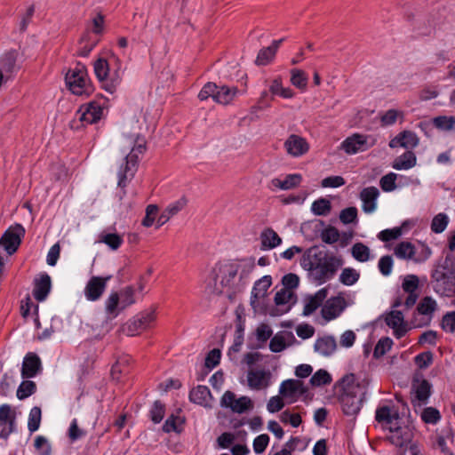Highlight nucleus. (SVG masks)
<instances>
[{
	"mask_svg": "<svg viewBox=\"0 0 455 455\" xmlns=\"http://www.w3.org/2000/svg\"><path fill=\"white\" fill-rule=\"evenodd\" d=\"M300 265L315 282L323 284L333 278L338 269L342 267L343 259L333 252L313 246L304 251Z\"/></svg>",
	"mask_w": 455,
	"mask_h": 455,
	"instance_id": "f257e3e1",
	"label": "nucleus"
},
{
	"mask_svg": "<svg viewBox=\"0 0 455 455\" xmlns=\"http://www.w3.org/2000/svg\"><path fill=\"white\" fill-rule=\"evenodd\" d=\"M355 375L350 374L345 376L340 382L343 390L339 398L342 411L349 416L359 412L364 394L363 388L355 384Z\"/></svg>",
	"mask_w": 455,
	"mask_h": 455,
	"instance_id": "f03ea898",
	"label": "nucleus"
},
{
	"mask_svg": "<svg viewBox=\"0 0 455 455\" xmlns=\"http://www.w3.org/2000/svg\"><path fill=\"white\" fill-rule=\"evenodd\" d=\"M245 268H247V273H249L253 269V265L251 263H232L219 267V273H217V268H214V283L212 284L210 283L207 285L208 292L217 295L221 294L223 292L224 287H227L230 284V282L235 277L240 269H242L240 277L243 278L246 275L244 273Z\"/></svg>",
	"mask_w": 455,
	"mask_h": 455,
	"instance_id": "7ed1b4c3",
	"label": "nucleus"
},
{
	"mask_svg": "<svg viewBox=\"0 0 455 455\" xmlns=\"http://www.w3.org/2000/svg\"><path fill=\"white\" fill-rule=\"evenodd\" d=\"M146 151L144 139L137 137L131 152L125 156V165L121 166L118 172V187L125 188L127 181L132 180L137 171L139 156Z\"/></svg>",
	"mask_w": 455,
	"mask_h": 455,
	"instance_id": "20e7f679",
	"label": "nucleus"
},
{
	"mask_svg": "<svg viewBox=\"0 0 455 455\" xmlns=\"http://www.w3.org/2000/svg\"><path fill=\"white\" fill-rule=\"evenodd\" d=\"M394 252L401 259L412 260L416 263L426 261L432 253L431 249L425 243H411L407 241L399 243Z\"/></svg>",
	"mask_w": 455,
	"mask_h": 455,
	"instance_id": "39448f33",
	"label": "nucleus"
},
{
	"mask_svg": "<svg viewBox=\"0 0 455 455\" xmlns=\"http://www.w3.org/2000/svg\"><path fill=\"white\" fill-rule=\"evenodd\" d=\"M65 80L69 90L76 95H88L92 92L85 67L81 64H77L75 68L69 70Z\"/></svg>",
	"mask_w": 455,
	"mask_h": 455,
	"instance_id": "423d86ee",
	"label": "nucleus"
},
{
	"mask_svg": "<svg viewBox=\"0 0 455 455\" xmlns=\"http://www.w3.org/2000/svg\"><path fill=\"white\" fill-rule=\"evenodd\" d=\"M156 319L155 310L143 311L124 323L122 331L130 337L136 336L141 331L153 327Z\"/></svg>",
	"mask_w": 455,
	"mask_h": 455,
	"instance_id": "0eeeda50",
	"label": "nucleus"
},
{
	"mask_svg": "<svg viewBox=\"0 0 455 455\" xmlns=\"http://www.w3.org/2000/svg\"><path fill=\"white\" fill-rule=\"evenodd\" d=\"M376 144V139L371 135L354 133L340 144V148L348 155L364 152Z\"/></svg>",
	"mask_w": 455,
	"mask_h": 455,
	"instance_id": "6e6552de",
	"label": "nucleus"
},
{
	"mask_svg": "<svg viewBox=\"0 0 455 455\" xmlns=\"http://www.w3.org/2000/svg\"><path fill=\"white\" fill-rule=\"evenodd\" d=\"M272 383V373L269 370L251 368L247 371V385L252 390L267 388Z\"/></svg>",
	"mask_w": 455,
	"mask_h": 455,
	"instance_id": "1a4fd4ad",
	"label": "nucleus"
},
{
	"mask_svg": "<svg viewBox=\"0 0 455 455\" xmlns=\"http://www.w3.org/2000/svg\"><path fill=\"white\" fill-rule=\"evenodd\" d=\"M432 280L435 292L441 296L450 297L455 293V278L441 272V268L433 271Z\"/></svg>",
	"mask_w": 455,
	"mask_h": 455,
	"instance_id": "9d476101",
	"label": "nucleus"
},
{
	"mask_svg": "<svg viewBox=\"0 0 455 455\" xmlns=\"http://www.w3.org/2000/svg\"><path fill=\"white\" fill-rule=\"evenodd\" d=\"M222 407L230 409L235 413H243L252 408L251 400L248 396L235 397L231 391H226L220 401Z\"/></svg>",
	"mask_w": 455,
	"mask_h": 455,
	"instance_id": "9b49d317",
	"label": "nucleus"
},
{
	"mask_svg": "<svg viewBox=\"0 0 455 455\" xmlns=\"http://www.w3.org/2000/svg\"><path fill=\"white\" fill-rule=\"evenodd\" d=\"M104 108L100 103L91 101L88 104L80 107L76 112V117L84 124L97 123L103 116Z\"/></svg>",
	"mask_w": 455,
	"mask_h": 455,
	"instance_id": "f8f14e48",
	"label": "nucleus"
},
{
	"mask_svg": "<svg viewBox=\"0 0 455 455\" xmlns=\"http://www.w3.org/2000/svg\"><path fill=\"white\" fill-rule=\"evenodd\" d=\"M25 235L24 228L17 224L12 228H9L0 239V244H2L4 250L9 255L14 253L19 248L21 243V237Z\"/></svg>",
	"mask_w": 455,
	"mask_h": 455,
	"instance_id": "ddd939ff",
	"label": "nucleus"
},
{
	"mask_svg": "<svg viewBox=\"0 0 455 455\" xmlns=\"http://www.w3.org/2000/svg\"><path fill=\"white\" fill-rule=\"evenodd\" d=\"M413 432L408 426H393L389 427V434L387 439L396 447L406 448L412 443Z\"/></svg>",
	"mask_w": 455,
	"mask_h": 455,
	"instance_id": "4468645a",
	"label": "nucleus"
},
{
	"mask_svg": "<svg viewBox=\"0 0 455 455\" xmlns=\"http://www.w3.org/2000/svg\"><path fill=\"white\" fill-rule=\"evenodd\" d=\"M109 279L110 276H92L90 278L84 290L86 299L89 301L100 299L106 290L107 283Z\"/></svg>",
	"mask_w": 455,
	"mask_h": 455,
	"instance_id": "2eb2a0df",
	"label": "nucleus"
},
{
	"mask_svg": "<svg viewBox=\"0 0 455 455\" xmlns=\"http://www.w3.org/2000/svg\"><path fill=\"white\" fill-rule=\"evenodd\" d=\"M306 392L303 383L298 379H286L279 387V395L289 403H294Z\"/></svg>",
	"mask_w": 455,
	"mask_h": 455,
	"instance_id": "dca6fc26",
	"label": "nucleus"
},
{
	"mask_svg": "<svg viewBox=\"0 0 455 455\" xmlns=\"http://www.w3.org/2000/svg\"><path fill=\"white\" fill-rule=\"evenodd\" d=\"M385 322L393 330V333L397 339L403 337L410 330L408 323L404 321L403 312L399 310H392L387 313Z\"/></svg>",
	"mask_w": 455,
	"mask_h": 455,
	"instance_id": "f3484780",
	"label": "nucleus"
},
{
	"mask_svg": "<svg viewBox=\"0 0 455 455\" xmlns=\"http://www.w3.org/2000/svg\"><path fill=\"white\" fill-rule=\"evenodd\" d=\"M271 284L272 277L270 275H264L254 283L250 303L255 311L260 307V300L267 296V290Z\"/></svg>",
	"mask_w": 455,
	"mask_h": 455,
	"instance_id": "a211bd4d",
	"label": "nucleus"
},
{
	"mask_svg": "<svg viewBox=\"0 0 455 455\" xmlns=\"http://www.w3.org/2000/svg\"><path fill=\"white\" fill-rule=\"evenodd\" d=\"M346 308L345 299L341 296L331 297L326 300L322 307V315L327 320L331 321L337 318Z\"/></svg>",
	"mask_w": 455,
	"mask_h": 455,
	"instance_id": "6ab92c4d",
	"label": "nucleus"
},
{
	"mask_svg": "<svg viewBox=\"0 0 455 455\" xmlns=\"http://www.w3.org/2000/svg\"><path fill=\"white\" fill-rule=\"evenodd\" d=\"M379 190L373 186L367 187L360 192L359 198L362 201V209L367 213H373L378 207Z\"/></svg>",
	"mask_w": 455,
	"mask_h": 455,
	"instance_id": "aec40b11",
	"label": "nucleus"
},
{
	"mask_svg": "<svg viewBox=\"0 0 455 455\" xmlns=\"http://www.w3.org/2000/svg\"><path fill=\"white\" fill-rule=\"evenodd\" d=\"M419 143V139L417 134L411 131L406 130L399 132L395 137H394L389 141L388 146L391 148L401 147L406 148L407 150H411L418 147Z\"/></svg>",
	"mask_w": 455,
	"mask_h": 455,
	"instance_id": "412c9836",
	"label": "nucleus"
},
{
	"mask_svg": "<svg viewBox=\"0 0 455 455\" xmlns=\"http://www.w3.org/2000/svg\"><path fill=\"white\" fill-rule=\"evenodd\" d=\"M15 412L9 404L0 405V427H3L0 436L7 438L14 430Z\"/></svg>",
	"mask_w": 455,
	"mask_h": 455,
	"instance_id": "4be33fe9",
	"label": "nucleus"
},
{
	"mask_svg": "<svg viewBox=\"0 0 455 455\" xmlns=\"http://www.w3.org/2000/svg\"><path fill=\"white\" fill-rule=\"evenodd\" d=\"M284 148L290 156L299 157L308 151L309 145L304 138L292 134L285 140Z\"/></svg>",
	"mask_w": 455,
	"mask_h": 455,
	"instance_id": "5701e85b",
	"label": "nucleus"
},
{
	"mask_svg": "<svg viewBox=\"0 0 455 455\" xmlns=\"http://www.w3.org/2000/svg\"><path fill=\"white\" fill-rule=\"evenodd\" d=\"M296 339L291 331L277 332L269 342V349L274 353H279L286 349Z\"/></svg>",
	"mask_w": 455,
	"mask_h": 455,
	"instance_id": "b1692460",
	"label": "nucleus"
},
{
	"mask_svg": "<svg viewBox=\"0 0 455 455\" xmlns=\"http://www.w3.org/2000/svg\"><path fill=\"white\" fill-rule=\"evenodd\" d=\"M328 295L327 288H322L317 291L314 295L307 296L304 299L303 315H310L313 314L323 302Z\"/></svg>",
	"mask_w": 455,
	"mask_h": 455,
	"instance_id": "393cba45",
	"label": "nucleus"
},
{
	"mask_svg": "<svg viewBox=\"0 0 455 455\" xmlns=\"http://www.w3.org/2000/svg\"><path fill=\"white\" fill-rule=\"evenodd\" d=\"M41 370V360L34 353H28L23 359L21 376L25 379L33 378Z\"/></svg>",
	"mask_w": 455,
	"mask_h": 455,
	"instance_id": "a878e982",
	"label": "nucleus"
},
{
	"mask_svg": "<svg viewBox=\"0 0 455 455\" xmlns=\"http://www.w3.org/2000/svg\"><path fill=\"white\" fill-rule=\"evenodd\" d=\"M414 398L413 403L418 405L426 403L431 394V385L426 379H415L412 385Z\"/></svg>",
	"mask_w": 455,
	"mask_h": 455,
	"instance_id": "bb28decb",
	"label": "nucleus"
},
{
	"mask_svg": "<svg viewBox=\"0 0 455 455\" xmlns=\"http://www.w3.org/2000/svg\"><path fill=\"white\" fill-rule=\"evenodd\" d=\"M52 287L51 277L47 274H43L38 279L35 280L33 296L37 301H44Z\"/></svg>",
	"mask_w": 455,
	"mask_h": 455,
	"instance_id": "cd10ccee",
	"label": "nucleus"
},
{
	"mask_svg": "<svg viewBox=\"0 0 455 455\" xmlns=\"http://www.w3.org/2000/svg\"><path fill=\"white\" fill-rule=\"evenodd\" d=\"M375 419L379 423L393 427L397 424L399 419L396 411L390 406H381L376 410Z\"/></svg>",
	"mask_w": 455,
	"mask_h": 455,
	"instance_id": "c85d7f7f",
	"label": "nucleus"
},
{
	"mask_svg": "<svg viewBox=\"0 0 455 455\" xmlns=\"http://www.w3.org/2000/svg\"><path fill=\"white\" fill-rule=\"evenodd\" d=\"M283 41L284 38L275 40L271 45L261 49L258 53L256 64L259 66L267 65L275 58L277 49Z\"/></svg>",
	"mask_w": 455,
	"mask_h": 455,
	"instance_id": "c756f323",
	"label": "nucleus"
},
{
	"mask_svg": "<svg viewBox=\"0 0 455 455\" xmlns=\"http://www.w3.org/2000/svg\"><path fill=\"white\" fill-rule=\"evenodd\" d=\"M211 399V391L206 386H197L189 393V400L202 406H210Z\"/></svg>",
	"mask_w": 455,
	"mask_h": 455,
	"instance_id": "7c9ffc66",
	"label": "nucleus"
},
{
	"mask_svg": "<svg viewBox=\"0 0 455 455\" xmlns=\"http://www.w3.org/2000/svg\"><path fill=\"white\" fill-rule=\"evenodd\" d=\"M302 181V176L299 173L288 174L283 180L279 178L273 179L271 185L274 188H280L282 190H289L299 186Z\"/></svg>",
	"mask_w": 455,
	"mask_h": 455,
	"instance_id": "2f4dec72",
	"label": "nucleus"
},
{
	"mask_svg": "<svg viewBox=\"0 0 455 455\" xmlns=\"http://www.w3.org/2000/svg\"><path fill=\"white\" fill-rule=\"evenodd\" d=\"M336 340L331 336L317 339L314 345L315 351L323 356L332 355L336 350Z\"/></svg>",
	"mask_w": 455,
	"mask_h": 455,
	"instance_id": "473e14b6",
	"label": "nucleus"
},
{
	"mask_svg": "<svg viewBox=\"0 0 455 455\" xmlns=\"http://www.w3.org/2000/svg\"><path fill=\"white\" fill-rule=\"evenodd\" d=\"M261 248L270 250L282 243V238L272 228H266L260 234Z\"/></svg>",
	"mask_w": 455,
	"mask_h": 455,
	"instance_id": "72a5a7b5",
	"label": "nucleus"
},
{
	"mask_svg": "<svg viewBox=\"0 0 455 455\" xmlns=\"http://www.w3.org/2000/svg\"><path fill=\"white\" fill-rule=\"evenodd\" d=\"M238 90L235 87L218 86L216 84L214 101L224 105L228 104L235 99Z\"/></svg>",
	"mask_w": 455,
	"mask_h": 455,
	"instance_id": "f704fd0d",
	"label": "nucleus"
},
{
	"mask_svg": "<svg viewBox=\"0 0 455 455\" xmlns=\"http://www.w3.org/2000/svg\"><path fill=\"white\" fill-rule=\"evenodd\" d=\"M417 158L411 150H407L393 162L392 167L395 170H409L416 165Z\"/></svg>",
	"mask_w": 455,
	"mask_h": 455,
	"instance_id": "c9c22d12",
	"label": "nucleus"
},
{
	"mask_svg": "<svg viewBox=\"0 0 455 455\" xmlns=\"http://www.w3.org/2000/svg\"><path fill=\"white\" fill-rule=\"evenodd\" d=\"M434 126L445 132H455V116H439L433 118Z\"/></svg>",
	"mask_w": 455,
	"mask_h": 455,
	"instance_id": "e433bc0d",
	"label": "nucleus"
},
{
	"mask_svg": "<svg viewBox=\"0 0 455 455\" xmlns=\"http://www.w3.org/2000/svg\"><path fill=\"white\" fill-rule=\"evenodd\" d=\"M120 297L117 292H111L105 300V310L110 318H116L120 312Z\"/></svg>",
	"mask_w": 455,
	"mask_h": 455,
	"instance_id": "4c0bfd02",
	"label": "nucleus"
},
{
	"mask_svg": "<svg viewBox=\"0 0 455 455\" xmlns=\"http://www.w3.org/2000/svg\"><path fill=\"white\" fill-rule=\"evenodd\" d=\"M99 243H103L111 250L116 251L124 243L122 235L116 233L102 232L99 235Z\"/></svg>",
	"mask_w": 455,
	"mask_h": 455,
	"instance_id": "58836bf2",
	"label": "nucleus"
},
{
	"mask_svg": "<svg viewBox=\"0 0 455 455\" xmlns=\"http://www.w3.org/2000/svg\"><path fill=\"white\" fill-rule=\"evenodd\" d=\"M351 254L359 262H367L371 259L370 248L363 243H355L351 247Z\"/></svg>",
	"mask_w": 455,
	"mask_h": 455,
	"instance_id": "ea45409f",
	"label": "nucleus"
},
{
	"mask_svg": "<svg viewBox=\"0 0 455 455\" xmlns=\"http://www.w3.org/2000/svg\"><path fill=\"white\" fill-rule=\"evenodd\" d=\"M360 278V272L353 267H345L341 271L339 281L347 286L355 284Z\"/></svg>",
	"mask_w": 455,
	"mask_h": 455,
	"instance_id": "a19ab883",
	"label": "nucleus"
},
{
	"mask_svg": "<svg viewBox=\"0 0 455 455\" xmlns=\"http://www.w3.org/2000/svg\"><path fill=\"white\" fill-rule=\"evenodd\" d=\"M295 293L293 291L289 289L282 288L275 295V303L277 306L290 305L295 302Z\"/></svg>",
	"mask_w": 455,
	"mask_h": 455,
	"instance_id": "79ce46f5",
	"label": "nucleus"
},
{
	"mask_svg": "<svg viewBox=\"0 0 455 455\" xmlns=\"http://www.w3.org/2000/svg\"><path fill=\"white\" fill-rule=\"evenodd\" d=\"M307 75L301 69L293 68L291 70V83L299 89H306L307 85Z\"/></svg>",
	"mask_w": 455,
	"mask_h": 455,
	"instance_id": "37998d69",
	"label": "nucleus"
},
{
	"mask_svg": "<svg viewBox=\"0 0 455 455\" xmlns=\"http://www.w3.org/2000/svg\"><path fill=\"white\" fill-rule=\"evenodd\" d=\"M42 419V411L38 406L33 407L28 415V428L31 433L38 430Z\"/></svg>",
	"mask_w": 455,
	"mask_h": 455,
	"instance_id": "c03bdc74",
	"label": "nucleus"
},
{
	"mask_svg": "<svg viewBox=\"0 0 455 455\" xmlns=\"http://www.w3.org/2000/svg\"><path fill=\"white\" fill-rule=\"evenodd\" d=\"M331 208V202L326 198L317 199L311 205V211L316 216L327 215Z\"/></svg>",
	"mask_w": 455,
	"mask_h": 455,
	"instance_id": "a18cd8bd",
	"label": "nucleus"
},
{
	"mask_svg": "<svg viewBox=\"0 0 455 455\" xmlns=\"http://www.w3.org/2000/svg\"><path fill=\"white\" fill-rule=\"evenodd\" d=\"M36 386L34 381L24 380L20 383L17 389V397L23 400L30 396L36 392Z\"/></svg>",
	"mask_w": 455,
	"mask_h": 455,
	"instance_id": "49530a36",
	"label": "nucleus"
},
{
	"mask_svg": "<svg viewBox=\"0 0 455 455\" xmlns=\"http://www.w3.org/2000/svg\"><path fill=\"white\" fill-rule=\"evenodd\" d=\"M437 307L436 301L431 297H425L418 305V311L421 315H432Z\"/></svg>",
	"mask_w": 455,
	"mask_h": 455,
	"instance_id": "de8ad7c7",
	"label": "nucleus"
},
{
	"mask_svg": "<svg viewBox=\"0 0 455 455\" xmlns=\"http://www.w3.org/2000/svg\"><path fill=\"white\" fill-rule=\"evenodd\" d=\"M449 218L445 213H438L431 223V230L436 234L442 233L447 228Z\"/></svg>",
	"mask_w": 455,
	"mask_h": 455,
	"instance_id": "09e8293b",
	"label": "nucleus"
},
{
	"mask_svg": "<svg viewBox=\"0 0 455 455\" xmlns=\"http://www.w3.org/2000/svg\"><path fill=\"white\" fill-rule=\"evenodd\" d=\"M436 268H441V272L455 278V256L447 255L443 263L439 264Z\"/></svg>",
	"mask_w": 455,
	"mask_h": 455,
	"instance_id": "8fccbe9b",
	"label": "nucleus"
},
{
	"mask_svg": "<svg viewBox=\"0 0 455 455\" xmlns=\"http://www.w3.org/2000/svg\"><path fill=\"white\" fill-rule=\"evenodd\" d=\"M94 72L100 81H105L109 74L108 63L105 59H99L94 63Z\"/></svg>",
	"mask_w": 455,
	"mask_h": 455,
	"instance_id": "3c124183",
	"label": "nucleus"
},
{
	"mask_svg": "<svg viewBox=\"0 0 455 455\" xmlns=\"http://www.w3.org/2000/svg\"><path fill=\"white\" fill-rule=\"evenodd\" d=\"M331 382V377L329 372L325 370H318L310 379L312 386L320 387L330 384Z\"/></svg>",
	"mask_w": 455,
	"mask_h": 455,
	"instance_id": "603ef678",
	"label": "nucleus"
},
{
	"mask_svg": "<svg viewBox=\"0 0 455 455\" xmlns=\"http://www.w3.org/2000/svg\"><path fill=\"white\" fill-rule=\"evenodd\" d=\"M393 341L390 338H382L376 344L373 351V356L379 358L391 349Z\"/></svg>",
	"mask_w": 455,
	"mask_h": 455,
	"instance_id": "864d4df0",
	"label": "nucleus"
},
{
	"mask_svg": "<svg viewBox=\"0 0 455 455\" xmlns=\"http://www.w3.org/2000/svg\"><path fill=\"white\" fill-rule=\"evenodd\" d=\"M35 448L38 455H51L52 447L49 441L42 435H38L35 439Z\"/></svg>",
	"mask_w": 455,
	"mask_h": 455,
	"instance_id": "5fc2aeb1",
	"label": "nucleus"
},
{
	"mask_svg": "<svg viewBox=\"0 0 455 455\" xmlns=\"http://www.w3.org/2000/svg\"><path fill=\"white\" fill-rule=\"evenodd\" d=\"M397 175L394 172L383 176L379 180V185L383 191L391 192L396 188L395 180Z\"/></svg>",
	"mask_w": 455,
	"mask_h": 455,
	"instance_id": "6e6d98bb",
	"label": "nucleus"
},
{
	"mask_svg": "<svg viewBox=\"0 0 455 455\" xmlns=\"http://www.w3.org/2000/svg\"><path fill=\"white\" fill-rule=\"evenodd\" d=\"M440 418L441 416L439 411L433 407H427L424 409L421 413L422 420L428 424H436Z\"/></svg>",
	"mask_w": 455,
	"mask_h": 455,
	"instance_id": "4d7b16f0",
	"label": "nucleus"
},
{
	"mask_svg": "<svg viewBox=\"0 0 455 455\" xmlns=\"http://www.w3.org/2000/svg\"><path fill=\"white\" fill-rule=\"evenodd\" d=\"M133 293L134 291L132 287H126L121 291V294L119 295L121 300L120 309H124L135 302Z\"/></svg>",
	"mask_w": 455,
	"mask_h": 455,
	"instance_id": "13d9d810",
	"label": "nucleus"
},
{
	"mask_svg": "<svg viewBox=\"0 0 455 455\" xmlns=\"http://www.w3.org/2000/svg\"><path fill=\"white\" fill-rule=\"evenodd\" d=\"M273 334L271 327L267 323H260L255 331L258 341L265 343Z\"/></svg>",
	"mask_w": 455,
	"mask_h": 455,
	"instance_id": "bf43d9fd",
	"label": "nucleus"
},
{
	"mask_svg": "<svg viewBox=\"0 0 455 455\" xmlns=\"http://www.w3.org/2000/svg\"><path fill=\"white\" fill-rule=\"evenodd\" d=\"M402 286L407 293L416 292L419 288V278L414 275H406Z\"/></svg>",
	"mask_w": 455,
	"mask_h": 455,
	"instance_id": "052dcab7",
	"label": "nucleus"
},
{
	"mask_svg": "<svg viewBox=\"0 0 455 455\" xmlns=\"http://www.w3.org/2000/svg\"><path fill=\"white\" fill-rule=\"evenodd\" d=\"M441 326L444 331L455 332V311L449 312L443 316Z\"/></svg>",
	"mask_w": 455,
	"mask_h": 455,
	"instance_id": "680f3d73",
	"label": "nucleus"
},
{
	"mask_svg": "<svg viewBox=\"0 0 455 455\" xmlns=\"http://www.w3.org/2000/svg\"><path fill=\"white\" fill-rule=\"evenodd\" d=\"M187 204V199L185 197H181L179 200L171 203L164 211L167 214L172 218L178 214Z\"/></svg>",
	"mask_w": 455,
	"mask_h": 455,
	"instance_id": "e2e57ef3",
	"label": "nucleus"
},
{
	"mask_svg": "<svg viewBox=\"0 0 455 455\" xmlns=\"http://www.w3.org/2000/svg\"><path fill=\"white\" fill-rule=\"evenodd\" d=\"M322 240L329 244L336 243L339 238V233L337 228L329 227L322 232Z\"/></svg>",
	"mask_w": 455,
	"mask_h": 455,
	"instance_id": "0e129e2a",
	"label": "nucleus"
},
{
	"mask_svg": "<svg viewBox=\"0 0 455 455\" xmlns=\"http://www.w3.org/2000/svg\"><path fill=\"white\" fill-rule=\"evenodd\" d=\"M283 399L284 398H283L281 395L272 396L267 403V411L270 413H275L281 411L285 405Z\"/></svg>",
	"mask_w": 455,
	"mask_h": 455,
	"instance_id": "69168bd1",
	"label": "nucleus"
},
{
	"mask_svg": "<svg viewBox=\"0 0 455 455\" xmlns=\"http://www.w3.org/2000/svg\"><path fill=\"white\" fill-rule=\"evenodd\" d=\"M357 218V209L355 207H347L340 212L339 220L344 224H350Z\"/></svg>",
	"mask_w": 455,
	"mask_h": 455,
	"instance_id": "338daca9",
	"label": "nucleus"
},
{
	"mask_svg": "<svg viewBox=\"0 0 455 455\" xmlns=\"http://www.w3.org/2000/svg\"><path fill=\"white\" fill-rule=\"evenodd\" d=\"M378 267H379L380 273L383 275H385V276L389 275L392 272V267H393L392 257L389 255L381 257L379 260Z\"/></svg>",
	"mask_w": 455,
	"mask_h": 455,
	"instance_id": "774afa93",
	"label": "nucleus"
}]
</instances>
